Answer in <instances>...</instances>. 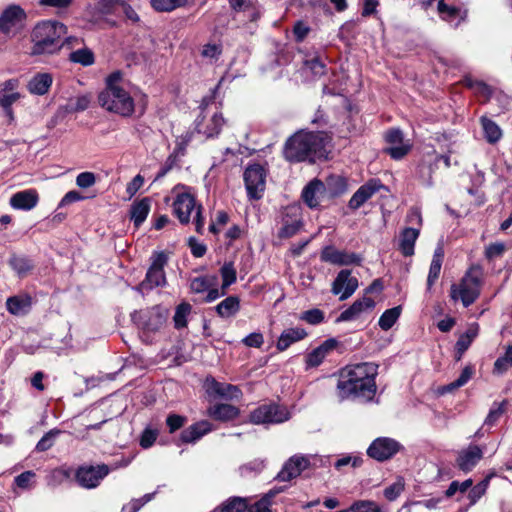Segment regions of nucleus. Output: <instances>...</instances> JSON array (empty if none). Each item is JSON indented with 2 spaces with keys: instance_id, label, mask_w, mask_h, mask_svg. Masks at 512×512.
<instances>
[{
  "instance_id": "obj_30",
  "label": "nucleus",
  "mask_w": 512,
  "mask_h": 512,
  "mask_svg": "<svg viewBox=\"0 0 512 512\" xmlns=\"http://www.w3.org/2000/svg\"><path fill=\"white\" fill-rule=\"evenodd\" d=\"M52 85V76L48 73H38L28 82L27 88L30 93L44 95Z\"/></svg>"
},
{
  "instance_id": "obj_24",
  "label": "nucleus",
  "mask_w": 512,
  "mask_h": 512,
  "mask_svg": "<svg viewBox=\"0 0 512 512\" xmlns=\"http://www.w3.org/2000/svg\"><path fill=\"white\" fill-rule=\"evenodd\" d=\"M374 306L375 301L372 298L363 296L361 299L356 300L349 308L344 310L337 318V322L356 320L363 313L372 310Z\"/></svg>"
},
{
  "instance_id": "obj_60",
  "label": "nucleus",
  "mask_w": 512,
  "mask_h": 512,
  "mask_svg": "<svg viewBox=\"0 0 512 512\" xmlns=\"http://www.w3.org/2000/svg\"><path fill=\"white\" fill-rule=\"evenodd\" d=\"M505 251V245L502 242L491 243L485 248V256L492 260L500 257Z\"/></svg>"
},
{
  "instance_id": "obj_45",
  "label": "nucleus",
  "mask_w": 512,
  "mask_h": 512,
  "mask_svg": "<svg viewBox=\"0 0 512 512\" xmlns=\"http://www.w3.org/2000/svg\"><path fill=\"white\" fill-rule=\"evenodd\" d=\"M30 302L28 298L19 296L9 297L6 301L7 310L14 315H19L25 312L29 307Z\"/></svg>"
},
{
  "instance_id": "obj_32",
  "label": "nucleus",
  "mask_w": 512,
  "mask_h": 512,
  "mask_svg": "<svg viewBox=\"0 0 512 512\" xmlns=\"http://www.w3.org/2000/svg\"><path fill=\"white\" fill-rule=\"evenodd\" d=\"M238 414V408L230 404H217L208 409V415L219 421L233 420Z\"/></svg>"
},
{
  "instance_id": "obj_59",
  "label": "nucleus",
  "mask_w": 512,
  "mask_h": 512,
  "mask_svg": "<svg viewBox=\"0 0 512 512\" xmlns=\"http://www.w3.org/2000/svg\"><path fill=\"white\" fill-rule=\"evenodd\" d=\"M438 12L441 18L445 21H451L459 13V10L455 7L448 6L444 0L438 2Z\"/></svg>"
},
{
  "instance_id": "obj_39",
  "label": "nucleus",
  "mask_w": 512,
  "mask_h": 512,
  "mask_svg": "<svg viewBox=\"0 0 512 512\" xmlns=\"http://www.w3.org/2000/svg\"><path fill=\"white\" fill-rule=\"evenodd\" d=\"M480 121L486 140L489 143L498 142L502 137V131L500 127L494 121L487 117H481Z\"/></svg>"
},
{
  "instance_id": "obj_46",
  "label": "nucleus",
  "mask_w": 512,
  "mask_h": 512,
  "mask_svg": "<svg viewBox=\"0 0 512 512\" xmlns=\"http://www.w3.org/2000/svg\"><path fill=\"white\" fill-rule=\"evenodd\" d=\"M220 274L222 277V289L223 293H226V289L236 282L237 274L234 268L233 263L226 262L220 269Z\"/></svg>"
},
{
  "instance_id": "obj_31",
  "label": "nucleus",
  "mask_w": 512,
  "mask_h": 512,
  "mask_svg": "<svg viewBox=\"0 0 512 512\" xmlns=\"http://www.w3.org/2000/svg\"><path fill=\"white\" fill-rule=\"evenodd\" d=\"M418 228H405L400 234L399 248L404 256L414 254V245L419 236Z\"/></svg>"
},
{
  "instance_id": "obj_51",
  "label": "nucleus",
  "mask_w": 512,
  "mask_h": 512,
  "mask_svg": "<svg viewBox=\"0 0 512 512\" xmlns=\"http://www.w3.org/2000/svg\"><path fill=\"white\" fill-rule=\"evenodd\" d=\"M61 433L58 429H51L48 431L37 443L36 450L39 452H44L50 449L56 437Z\"/></svg>"
},
{
  "instance_id": "obj_34",
  "label": "nucleus",
  "mask_w": 512,
  "mask_h": 512,
  "mask_svg": "<svg viewBox=\"0 0 512 512\" xmlns=\"http://www.w3.org/2000/svg\"><path fill=\"white\" fill-rule=\"evenodd\" d=\"M444 257V251L442 247H438L434 251V255L430 264L429 273L427 277V290H431L433 284L438 279L441 267H442V261Z\"/></svg>"
},
{
  "instance_id": "obj_28",
  "label": "nucleus",
  "mask_w": 512,
  "mask_h": 512,
  "mask_svg": "<svg viewBox=\"0 0 512 512\" xmlns=\"http://www.w3.org/2000/svg\"><path fill=\"white\" fill-rule=\"evenodd\" d=\"M212 430V425L208 421L197 422L181 433V441L184 443H194Z\"/></svg>"
},
{
  "instance_id": "obj_44",
  "label": "nucleus",
  "mask_w": 512,
  "mask_h": 512,
  "mask_svg": "<svg viewBox=\"0 0 512 512\" xmlns=\"http://www.w3.org/2000/svg\"><path fill=\"white\" fill-rule=\"evenodd\" d=\"M188 0H151L152 8L157 12H171L184 7Z\"/></svg>"
},
{
  "instance_id": "obj_23",
  "label": "nucleus",
  "mask_w": 512,
  "mask_h": 512,
  "mask_svg": "<svg viewBox=\"0 0 512 512\" xmlns=\"http://www.w3.org/2000/svg\"><path fill=\"white\" fill-rule=\"evenodd\" d=\"M39 194L35 189H26L13 194L9 204L13 209L29 211L37 206Z\"/></svg>"
},
{
  "instance_id": "obj_38",
  "label": "nucleus",
  "mask_w": 512,
  "mask_h": 512,
  "mask_svg": "<svg viewBox=\"0 0 512 512\" xmlns=\"http://www.w3.org/2000/svg\"><path fill=\"white\" fill-rule=\"evenodd\" d=\"M217 283V276L215 275H202L194 277L190 280V290L193 293H204L209 288L215 286Z\"/></svg>"
},
{
  "instance_id": "obj_3",
  "label": "nucleus",
  "mask_w": 512,
  "mask_h": 512,
  "mask_svg": "<svg viewBox=\"0 0 512 512\" xmlns=\"http://www.w3.org/2000/svg\"><path fill=\"white\" fill-rule=\"evenodd\" d=\"M328 140L324 132L299 131L287 140L284 156L290 162L314 161L324 155Z\"/></svg>"
},
{
  "instance_id": "obj_55",
  "label": "nucleus",
  "mask_w": 512,
  "mask_h": 512,
  "mask_svg": "<svg viewBox=\"0 0 512 512\" xmlns=\"http://www.w3.org/2000/svg\"><path fill=\"white\" fill-rule=\"evenodd\" d=\"M404 487V480L402 478H399L397 479V481L386 487L383 491V494L387 500L394 501L403 492Z\"/></svg>"
},
{
  "instance_id": "obj_33",
  "label": "nucleus",
  "mask_w": 512,
  "mask_h": 512,
  "mask_svg": "<svg viewBox=\"0 0 512 512\" xmlns=\"http://www.w3.org/2000/svg\"><path fill=\"white\" fill-rule=\"evenodd\" d=\"M150 211V200L143 198L132 204L130 210V218L135 227H139L147 218Z\"/></svg>"
},
{
  "instance_id": "obj_52",
  "label": "nucleus",
  "mask_w": 512,
  "mask_h": 512,
  "mask_svg": "<svg viewBox=\"0 0 512 512\" xmlns=\"http://www.w3.org/2000/svg\"><path fill=\"white\" fill-rule=\"evenodd\" d=\"M509 367H512V346H508L504 356L499 357L494 363V372L504 373Z\"/></svg>"
},
{
  "instance_id": "obj_57",
  "label": "nucleus",
  "mask_w": 512,
  "mask_h": 512,
  "mask_svg": "<svg viewBox=\"0 0 512 512\" xmlns=\"http://www.w3.org/2000/svg\"><path fill=\"white\" fill-rule=\"evenodd\" d=\"M96 183V175L93 172H81L76 177V185L81 189H87L94 186Z\"/></svg>"
},
{
  "instance_id": "obj_50",
  "label": "nucleus",
  "mask_w": 512,
  "mask_h": 512,
  "mask_svg": "<svg viewBox=\"0 0 512 512\" xmlns=\"http://www.w3.org/2000/svg\"><path fill=\"white\" fill-rule=\"evenodd\" d=\"M213 390L221 397L228 399L238 398L241 395V391L237 386L231 384H222L218 382L213 383Z\"/></svg>"
},
{
  "instance_id": "obj_40",
  "label": "nucleus",
  "mask_w": 512,
  "mask_h": 512,
  "mask_svg": "<svg viewBox=\"0 0 512 512\" xmlns=\"http://www.w3.org/2000/svg\"><path fill=\"white\" fill-rule=\"evenodd\" d=\"M282 489H271L259 501L247 508V512H272L271 504L272 498L280 493Z\"/></svg>"
},
{
  "instance_id": "obj_17",
  "label": "nucleus",
  "mask_w": 512,
  "mask_h": 512,
  "mask_svg": "<svg viewBox=\"0 0 512 512\" xmlns=\"http://www.w3.org/2000/svg\"><path fill=\"white\" fill-rule=\"evenodd\" d=\"M302 226L300 207L291 205L285 208L282 218V227L278 231V237L287 239L298 233Z\"/></svg>"
},
{
  "instance_id": "obj_26",
  "label": "nucleus",
  "mask_w": 512,
  "mask_h": 512,
  "mask_svg": "<svg viewBox=\"0 0 512 512\" xmlns=\"http://www.w3.org/2000/svg\"><path fill=\"white\" fill-rule=\"evenodd\" d=\"M306 336L307 332L301 327L287 328L278 338L276 347L279 351H285L290 345L304 339Z\"/></svg>"
},
{
  "instance_id": "obj_25",
  "label": "nucleus",
  "mask_w": 512,
  "mask_h": 512,
  "mask_svg": "<svg viewBox=\"0 0 512 512\" xmlns=\"http://www.w3.org/2000/svg\"><path fill=\"white\" fill-rule=\"evenodd\" d=\"M337 344V340L327 339L308 353L305 358L306 369L315 368L322 364L326 356L336 348Z\"/></svg>"
},
{
  "instance_id": "obj_63",
  "label": "nucleus",
  "mask_w": 512,
  "mask_h": 512,
  "mask_svg": "<svg viewBox=\"0 0 512 512\" xmlns=\"http://www.w3.org/2000/svg\"><path fill=\"white\" fill-rule=\"evenodd\" d=\"M222 53V48L218 44H206L202 49V56L209 59H218Z\"/></svg>"
},
{
  "instance_id": "obj_21",
  "label": "nucleus",
  "mask_w": 512,
  "mask_h": 512,
  "mask_svg": "<svg viewBox=\"0 0 512 512\" xmlns=\"http://www.w3.org/2000/svg\"><path fill=\"white\" fill-rule=\"evenodd\" d=\"M385 186L378 179H371L364 185L360 186L349 200V208L352 210L359 209L366 201H368L375 193L384 189Z\"/></svg>"
},
{
  "instance_id": "obj_22",
  "label": "nucleus",
  "mask_w": 512,
  "mask_h": 512,
  "mask_svg": "<svg viewBox=\"0 0 512 512\" xmlns=\"http://www.w3.org/2000/svg\"><path fill=\"white\" fill-rule=\"evenodd\" d=\"M484 451L478 445H469L458 452L457 467L463 472H470L483 458Z\"/></svg>"
},
{
  "instance_id": "obj_36",
  "label": "nucleus",
  "mask_w": 512,
  "mask_h": 512,
  "mask_svg": "<svg viewBox=\"0 0 512 512\" xmlns=\"http://www.w3.org/2000/svg\"><path fill=\"white\" fill-rule=\"evenodd\" d=\"M248 508V499L243 497H230L212 512H244Z\"/></svg>"
},
{
  "instance_id": "obj_11",
  "label": "nucleus",
  "mask_w": 512,
  "mask_h": 512,
  "mask_svg": "<svg viewBox=\"0 0 512 512\" xmlns=\"http://www.w3.org/2000/svg\"><path fill=\"white\" fill-rule=\"evenodd\" d=\"M244 182L250 199H260L266 185V173L259 164L249 165L244 172Z\"/></svg>"
},
{
  "instance_id": "obj_12",
  "label": "nucleus",
  "mask_w": 512,
  "mask_h": 512,
  "mask_svg": "<svg viewBox=\"0 0 512 512\" xmlns=\"http://www.w3.org/2000/svg\"><path fill=\"white\" fill-rule=\"evenodd\" d=\"M26 19L25 11L19 5H9L0 15V31L7 35H15Z\"/></svg>"
},
{
  "instance_id": "obj_8",
  "label": "nucleus",
  "mask_w": 512,
  "mask_h": 512,
  "mask_svg": "<svg viewBox=\"0 0 512 512\" xmlns=\"http://www.w3.org/2000/svg\"><path fill=\"white\" fill-rule=\"evenodd\" d=\"M290 412L286 407L275 403L263 404L250 413L253 424H279L289 420Z\"/></svg>"
},
{
  "instance_id": "obj_19",
  "label": "nucleus",
  "mask_w": 512,
  "mask_h": 512,
  "mask_svg": "<svg viewBox=\"0 0 512 512\" xmlns=\"http://www.w3.org/2000/svg\"><path fill=\"white\" fill-rule=\"evenodd\" d=\"M358 288V279L349 270H341L332 283V293L340 295L341 301L348 299Z\"/></svg>"
},
{
  "instance_id": "obj_10",
  "label": "nucleus",
  "mask_w": 512,
  "mask_h": 512,
  "mask_svg": "<svg viewBox=\"0 0 512 512\" xmlns=\"http://www.w3.org/2000/svg\"><path fill=\"white\" fill-rule=\"evenodd\" d=\"M167 317L168 310L160 306H154L146 311L135 312L132 315L134 322L150 332L160 330L166 323Z\"/></svg>"
},
{
  "instance_id": "obj_29",
  "label": "nucleus",
  "mask_w": 512,
  "mask_h": 512,
  "mask_svg": "<svg viewBox=\"0 0 512 512\" xmlns=\"http://www.w3.org/2000/svg\"><path fill=\"white\" fill-rule=\"evenodd\" d=\"M324 184L318 180H312L302 192V199L310 208H316L319 205V194L324 190Z\"/></svg>"
},
{
  "instance_id": "obj_27",
  "label": "nucleus",
  "mask_w": 512,
  "mask_h": 512,
  "mask_svg": "<svg viewBox=\"0 0 512 512\" xmlns=\"http://www.w3.org/2000/svg\"><path fill=\"white\" fill-rule=\"evenodd\" d=\"M12 86L13 83L11 81L0 86V105L3 107L10 120L14 119L11 106L20 99V94L15 92Z\"/></svg>"
},
{
  "instance_id": "obj_49",
  "label": "nucleus",
  "mask_w": 512,
  "mask_h": 512,
  "mask_svg": "<svg viewBox=\"0 0 512 512\" xmlns=\"http://www.w3.org/2000/svg\"><path fill=\"white\" fill-rule=\"evenodd\" d=\"M465 85L470 88L476 95L483 98V100H488L491 96L490 87L484 82L473 80L471 78H466L464 80Z\"/></svg>"
},
{
  "instance_id": "obj_20",
  "label": "nucleus",
  "mask_w": 512,
  "mask_h": 512,
  "mask_svg": "<svg viewBox=\"0 0 512 512\" xmlns=\"http://www.w3.org/2000/svg\"><path fill=\"white\" fill-rule=\"evenodd\" d=\"M224 122V118L220 112L213 113L209 118L198 116L195 121V129L198 133L203 134L207 138H212L220 133Z\"/></svg>"
},
{
  "instance_id": "obj_41",
  "label": "nucleus",
  "mask_w": 512,
  "mask_h": 512,
  "mask_svg": "<svg viewBox=\"0 0 512 512\" xmlns=\"http://www.w3.org/2000/svg\"><path fill=\"white\" fill-rule=\"evenodd\" d=\"M192 311V306L187 302L180 303L173 316V322L176 329H182L187 326L188 316Z\"/></svg>"
},
{
  "instance_id": "obj_16",
  "label": "nucleus",
  "mask_w": 512,
  "mask_h": 512,
  "mask_svg": "<svg viewBox=\"0 0 512 512\" xmlns=\"http://www.w3.org/2000/svg\"><path fill=\"white\" fill-rule=\"evenodd\" d=\"M312 458V456L300 454L293 455L284 463L281 471L277 474V479L288 482L298 477L302 471L309 467Z\"/></svg>"
},
{
  "instance_id": "obj_54",
  "label": "nucleus",
  "mask_w": 512,
  "mask_h": 512,
  "mask_svg": "<svg viewBox=\"0 0 512 512\" xmlns=\"http://www.w3.org/2000/svg\"><path fill=\"white\" fill-rule=\"evenodd\" d=\"M155 493L145 494L143 497L138 499H132L129 503L125 504L122 507L121 512H138L141 507H143L146 503L152 500Z\"/></svg>"
},
{
  "instance_id": "obj_61",
  "label": "nucleus",
  "mask_w": 512,
  "mask_h": 512,
  "mask_svg": "<svg viewBox=\"0 0 512 512\" xmlns=\"http://www.w3.org/2000/svg\"><path fill=\"white\" fill-rule=\"evenodd\" d=\"M305 65L315 76H321L325 73L326 66L318 57L306 60Z\"/></svg>"
},
{
  "instance_id": "obj_53",
  "label": "nucleus",
  "mask_w": 512,
  "mask_h": 512,
  "mask_svg": "<svg viewBox=\"0 0 512 512\" xmlns=\"http://www.w3.org/2000/svg\"><path fill=\"white\" fill-rule=\"evenodd\" d=\"M489 486V477L485 478L474 487L468 493L470 505H474L485 493Z\"/></svg>"
},
{
  "instance_id": "obj_9",
  "label": "nucleus",
  "mask_w": 512,
  "mask_h": 512,
  "mask_svg": "<svg viewBox=\"0 0 512 512\" xmlns=\"http://www.w3.org/2000/svg\"><path fill=\"white\" fill-rule=\"evenodd\" d=\"M120 0H96L86 8L87 19L95 24L107 23L114 26L116 22L111 19L119 13Z\"/></svg>"
},
{
  "instance_id": "obj_4",
  "label": "nucleus",
  "mask_w": 512,
  "mask_h": 512,
  "mask_svg": "<svg viewBox=\"0 0 512 512\" xmlns=\"http://www.w3.org/2000/svg\"><path fill=\"white\" fill-rule=\"evenodd\" d=\"M67 26L58 21L39 22L32 30V55H52L58 53L63 44L61 39L67 34Z\"/></svg>"
},
{
  "instance_id": "obj_35",
  "label": "nucleus",
  "mask_w": 512,
  "mask_h": 512,
  "mask_svg": "<svg viewBox=\"0 0 512 512\" xmlns=\"http://www.w3.org/2000/svg\"><path fill=\"white\" fill-rule=\"evenodd\" d=\"M217 314L222 318L234 316L240 309V299L237 296H229L222 300L216 307Z\"/></svg>"
},
{
  "instance_id": "obj_47",
  "label": "nucleus",
  "mask_w": 512,
  "mask_h": 512,
  "mask_svg": "<svg viewBox=\"0 0 512 512\" xmlns=\"http://www.w3.org/2000/svg\"><path fill=\"white\" fill-rule=\"evenodd\" d=\"M473 368L470 366H466L460 376L453 382L449 383L448 385L444 386L442 388L443 393L452 392L453 390H456L462 386H464L473 376Z\"/></svg>"
},
{
  "instance_id": "obj_43",
  "label": "nucleus",
  "mask_w": 512,
  "mask_h": 512,
  "mask_svg": "<svg viewBox=\"0 0 512 512\" xmlns=\"http://www.w3.org/2000/svg\"><path fill=\"white\" fill-rule=\"evenodd\" d=\"M326 187L332 196H339L347 190V180L340 175H331L326 180Z\"/></svg>"
},
{
  "instance_id": "obj_58",
  "label": "nucleus",
  "mask_w": 512,
  "mask_h": 512,
  "mask_svg": "<svg viewBox=\"0 0 512 512\" xmlns=\"http://www.w3.org/2000/svg\"><path fill=\"white\" fill-rule=\"evenodd\" d=\"M300 319L309 324L316 325L324 320V313L320 309H311L303 312Z\"/></svg>"
},
{
  "instance_id": "obj_15",
  "label": "nucleus",
  "mask_w": 512,
  "mask_h": 512,
  "mask_svg": "<svg viewBox=\"0 0 512 512\" xmlns=\"http://www.w3.org/2000/svg\"><path fill=\"white\" fill-rule=\"evenodd\" d=\"M400 447L401 445L394 439L380 437L370 444L367 454L377 461H385L394 456L400 450Z\"/></svg>"
},
{
  "instance_id": "obj_5",
  "label": "nucleus",
  "mask_w": 512,
  "mask_h": 512,
  "mask_svg": "<svg viewBox=\"0 0 512 512\" xmlns=\"http://www.w3.org/2000/svg\"><path fill=\"white\" fill-rule=\"evenodd\" d=\"M480 270L471 268L467 271L459 284L451 286L450 296L454 301L461 300L465 307L473 304L480 295Z\"/></svg>"
},
{
  "instance_id": "obj_64",
  "label": "nucleus",
  "mask_w": 512,
  "mask_h": 512,
  "mask_svg": "<svg viewBox=\"0 0 512 512\" xmlns=\"http://www.w3.org/2000/svg\"><path fill=\"white\" fill-rule=\"evenodd\" d=\"M122 11L125 17L130 20L132 23H138L140 21V17L137 12L126 2L120 0L119 11Z\"/></svg>"
},
{
  "instance_id": "obj_6",
  "label": "nucleus",
  "mask_w": 512,
  "mask_h": 512,
  "mask_svg": "<svg viewBox=\"0 0 512 512\" xmlns=\"http://www.w3.org/2000/svg\"><path fill=\"white\" fill-rule=\"evenodd\" d=\"M169 261V253L166 251H153L150 256V265L146 272L145 279L140 283L138 289L147 290L155 287H163L167 284L165 266Z\"/></svg>"
},
{
  "instance_id": "obj_1",
  "label": "nucleus",
  "mask_w": 512,
  "mask_h": 512,
  "mask_svg": "<svg viewBox=\"0 0 512 512\" xmlns=\"http://www.w3.org/2000/svg\"><path fill=\"white\" fill-rule=\"evenodd\" d=\"M378 366L374 363H359L345 367L338 378L336 392L338 398L371 401L376 395L375 378Z\"/></svg>"
},
{
  "instance_id": "obj_13",
  "label": "nucleus",
  "mask_w": 512,
  "mask_h": 512,
  "mask_svg": "<svg viewBox=\"0 0 512 512\" xmlns=\"http://www.w3.org/2000/svg\"><path fill=\"white\" fill-rule=\"evenodd\" d=\"M109 467L105 464L98 466H82L76 471V481L86 489L97 487L101 480L108 475Z\"/></svg>"
},
{
  "instance_id": "obj_37",
  "label": "nucleus",
  "mask_w": 512,
  "mask_h": 512,
  "mask_svg": "<svg viewBox=\"0 0 512 512\" xmlns=\"http://www.w3.org/2000/svg\"><path fill=\"white\" fill-rule=\"evenodd\" d=\"M9 265L19 277H25L34 267L32 260L23 255H12Z\"/></svg>"
},
{
  "instance_id": "obj_48",
  "label": "nucleus",
  "mask_w": 512,
  "mask_h": 512,
  "mask_svg": "<svg viewBox=\"0 0 512 512\" xmlns=\"http://www.w3.org/2000/svg\"><path fill=\"white\" fill-rule=\"evenodd\" d=\"M400 314L401 308L399 306L386 310L379 318V326L383 330H389L395 324Z\"/></svg>"
},
{
  "instance_id": "obj_42",
  "label": "nucleus",
  "mask_w": 512,
  "mask_h": 512,
  "mask_svg": "<svg viewBox=\"0 0 512 512\" xmlns=\"http://www.w3.org/2000/svg\"><path fill=\"white\" fill-rule=\"evenodd\" d=\"M69 60L73 63H77L82 66H90V65L94 64L95 57H94L93 52L90 49L84 47V48H78L77 50L72 51L69 54Z\"/></svg>"
},
{
  "instance_id": "obj_56",
  "label": "nucleus",
  "mask_w": 512,
  "mask_h": 512,
  "mask_svg": "<svg viewBox=\"0 0 512 512\" xmlns=\"http://www.w3.org/2000/svg\"><path fill=\"white\" fill-rule=\"evenodd\" d=\"M505 404V402L499 404L495 403L490 409L484 421V425L493 426L505 412Z\"/></svg>"
},
{
  "instance_id": "obj_14",
  "label": "nucleus",
  "mask_w": 512,
  "mask_h": 512,
  "mask_svg": "<svg viewBox=\"0 0 512 512\" xmlns=\"http://www.w3.org/2000/svg\"><path fill=\"white\" fill-rule=\"evenodd\" d=\"M385 140L389 147L385 152L395 160H400L406 156L411 150V143L404 140L403 133L400 129H390L385 133Z\"/></svg>"
},
{
  "instance_id": "obj_18",
  "label": "nucleus",
  "mask_w": 512,
  "mask_h": 512,
  "mask_svg": "<svg viewBox=\"0 0 512 512\" xmlns=\"http://www.w3.org/2000/svg\"><path fill=\"white\" fill-rule=\"evenodd\" d=\"M320 258L323 262L333 265L346 266L361 263V256L345 250H338L333 246H326L322 249Z\"/></svg>"
},
{
  "instance_id": "obj_62",
  "label": "nucleus",
  "mask_w": 512,
  "mask_h": 512,
  "mask_svg": "<svg viewBox=\"0 0 512 512\" xmlns=\"http://www.w3.org/2000/svg\"><path fill=\"white\" fill-rule=\"evenodd\" d=\"M36 474L33 471H25L15 478V483L22 489H27L35 479Z\"/></svg>"
},
{
  "instance_id": "obj_7",
  "label": "nucleus",
  "mask_w": 512,
  "mask_h": 512,
  "mask_svg": "<svg viewBox=\"0 0 512 512\" xmlns=\"http://www.w3.org/2000/svg\"><path fill=\"white\" fill-rule=\"evenodd\" d=\"M202 206H196V200L190 193L184 192L177 195L173 203V211L182 224L190 221L191 213L195 210V229L202 233L204 229V219L201 215Z\"/></svg>"
},
{
  "instance_id": "obj_2",
  "label": "nucleus",
  "mask_w": 512,
  "mask_h": 512,
  "mask_svg": "<svg viewBox=\"0 0 512 512\" xmlns=\"http://www.w3.org/2000/svg\"><path fill=\"white\" fill-rule=\"evenodd\" d=\"M137 96V89L125 79L123 73L115 71L105 78V87L98 94V103L107 112L129 118L136 111Z\"/></svg>"
}]
</instances>
